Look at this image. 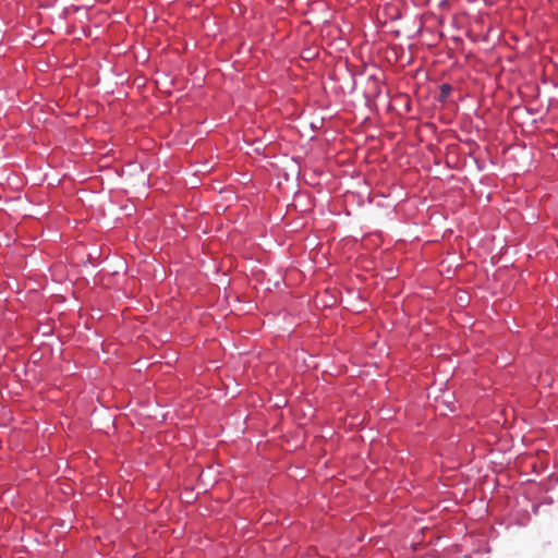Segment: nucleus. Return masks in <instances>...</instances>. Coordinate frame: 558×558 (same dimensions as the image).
<instances>
[{
  "instance_id": "nucleus-1",
  "label": "nucleus",
  "mask_w": 558,
  "mask_h": 558,
  "mask_svg": "<svg viewBox=\"0 0 558 558\" xmlns=\"http://www.w3.org/2000/svg\"><path fill=\"white\" fill-rule=\"evenodd\" d=\"M451 92V86L448 84L441 85V96L447 97Z\"/></svg>"
}]
</instances>
